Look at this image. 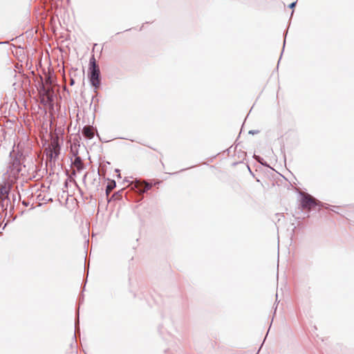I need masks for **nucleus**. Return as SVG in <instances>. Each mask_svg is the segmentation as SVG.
Segmentation results:
<instances>
[{"instance_id": "obj_13", "label": "nucleus", "mask_w": 354, "mask_h": 354, "mask_svg": "<svg viewBox=\"0 0 354 354\" xmlns=\"http://www.w3.org/2000/svg\"><path fill=\"white\" fill-rule=\"evenodd\" d=\"M296 4H297V1H294L292 3H291L288 7L291 9H293L295 6H296Z\"/></svg>"}, {"instance_id": "obj_20", "label": "nucleus", "mask_w": 354, "mask_h": 354, "mask_svg": "<svg viewBox=\"0 0 354 354\" xmlns=\"http://www.w3.org/2000/svg\"><path fill=\"white\" fill-rule=\"evenodd\" d=\"M285 44H286V40H284V41H283V47L285 46Z\"/></svg>"}, {"instance_id": "obj_3", "label": "nucleus", "mask_w": 354, "mask_h": 354, "mask_svg": "<svg viewBox=\"0 0 354 354\" xmlns=\"http://www.w3.org/2000/svg\"><path fill=\"white\" fill-rule=\"evenodd\" d=\"M61 146L57 140L53 141L46 149V165L50 163V167L55 165L60 154Z\"/></svg>"}, {"instance_id": "obj_6", "label": "nucleus", "mask_w": 354, "mask_h": 354, "mask_svg": "<svg viewBox=\"0 0 354 354\" xmlns=\"http://www.w3.org/2000/svg\"><path fill=\"white\" fill-rule=\"evenodd\" d=\"M72 164L76 167L77 171L79 172L85 169V165L82 162V158L77 154L75 155Z\"/></svg>"}, {"instance_id": "obj_15", "label": "nucleus", "mask_w": 354, "mask_h": 354, "mask_svg": "<svg viewBox=\"0 0 354 354\" xmlns=\"http://www.w3.org/2000/svg\"><path fill=\"white\" fill-rule=\"evenodd\" d=\"M22 204H23L25 207H28V205H29V203H28V202H26V201H24L22 202Z\"/></svg>"}, {"instance_id": "obj_21", "label": "nucleus", "mask_w": 354, "mask_h": 354, "mask_svg": "<svg viewBox=\"0 0 354 354\" xmlns=\"http://www.w3.org/2000/svg\"><path fill=\"white\" fill-rule=\"evenodd\" d=\"M115 171H116V172H118V171H119V169H115Z\"/></svg>"}, {"instance_id": "obj_17", "label": "nucleus", "mask_w": 354, "mask_h": 354, "mask_svg": "<svg viewBox=\"0 0 354 354\" xmlns=\"http://www.w3.org/2000/svg\"><path fill=\"white\" fill-rule=\"evenodd\" d=\"M74 83H75L74 80H73V79H71V85L74 84Z\"/></svg>"}, {"instance_id": "obj_2", "label": "nucleus", "mask_w": 354, "mask_h": 354, "mask_svg": "<svg viewBox=\"0 0 354 354\" xmlns=\"http://www.w3.org/2000/svg\"><path fill=\"white\" fill-rule=\"evenodd\" d=\"M130 185L131 190L135 194V200L137 202L142 200L144 194L151 189L153 186L151 183H149L146 181H142L138 179L131 181Z\"/></svg>"}, {"instance_id": "obj_11", "label": "nucleus", "mask_w": 354, "mask_h": 354, "mask_svg": "<svg viewBox=\"0 0 354 354\" xmlns=\"http://www.w3.org/2000/svg\"><path fill=\"white\" fill-rule=\"evenodd\" d=\"M0 193L3 196H8L9 189L6 187H5V186L1 187L0 188Z\"/></svg>"}, {"instance_id": "obj_7", "label": "nucleus", "mask_w": 354, "mask_h": 354, "mask_svg": "<svg viewBox=\"0 0 354 354\" xmlns=\"http://www.w3.org/2000/svg\"><path fill=\"white\" fill-rule=\"evenodd\" d=\"M82 136L88 139L91 140L94 137V131L93 127L91 126H84L82 130Z\"/></svg>"}, {"instance_id": "obj_22", "label": "nucleus", "mask_w": 354, "mask_h": 354, "mask_svg": "<svg viewBox=\"0 0 354 354\" xmlns=\"http://www.w3.org/2000/svg\"><path fill=\"white\" fill-rule=\"evenodd\" d=\"M86 272L87 274L88 273V268H87Z\"/></svg>"}, {"instance_id": "obj_14", "label": "nucleus", "mask_w": 354, "mask_h": 354, "mask_svg": "<svg viewBox=\"0 0 354 354\" xmlns=\"http://www.w3.org/2000/svg\"><path fill=\"white\" fill-rule=\"evenodd\" d=\"M47 95H48V97H47L48 100L50 102H53V95H48V94H47Z\"/></svg>"}, {"instance_id": "obj_18", "label": "nucleus", "mask_w": 354, "mask_h": 354, "mask_svg": "<svg viewBox=\"0 0 354 354\" xmlns=\"http://www.w3.org/2000/svg\"><path fill=\"white\" fill-rule=\"evenodd\" d=\"M86 176H87V174H84V178H83V180H85V178H86Z\"/></svg>"}, {"instance_id": "obj_5", "label": "nucleus", "mask_w": 354, "mask_h": 354, "mask_svg": "<svg viewBox=\"0 0 354 354\" xmlns=\"http://www.w3.org/2000/svg\"><path fill=\"white\" fill-rule=\"evenodd\" d=\"M300 206L303 209L311 211L316 206H323L322 203L308 193H300Z\"/></svg>"}, {"instance_id": "obj_1", "label": "nucleus", "mask_w": 354, "mask_h": 354, "mask_svg": "<svg viewBox=\"0 0 354 354\" xmlns=\"http://www.w3.org/2000/svg\"><path fill=\"white\" fill-rule=\"evenodd\" d=\"M88 78L90 84L94 88V92L97 94V89L101 84V75L99 66L96 62L94 55H92L89 59Z\"/></svg>"}, {"instance_id": "obj_23", "label": "nucleus", "mask_w": 354, "mask_h": 354, "mask_svg": "<svg viewBox=\"0 0 354 354\" xmlns=\"http://www.w3.org/2000/svg\"><path fill=\"white\" fill-rule=\"evenodd\" d=\"M0 44H2V42H0Z\"/></svg>"}, {"instance_id": "obj_12", "label": "nucleus", "mask_w": 354, "mask_h": 354, "mask_svg": "<svg viewBox=\"0 0 354 354\" xmlns=\"http://www.w3.org/2000/svg\"><path fill=\"white\" fill-rule=\"evenodd\" d=\"M259 133V130H250L249 131V133L252 135L257 134Z\"/></svg>"}, {"instance_id": "obj_8", "label": "nucleus", "mask_w": 354, "mask_h": 354, "mask_svg": "<svg viewBox=\"0 0 354 354\" xmlns=\"http://www.w3.org/2000/svg\"><path fill=\"white\" fill-rule=\"evenodd\" d=\"M77 333H80L79 309L77 310V317L75 322V336H76Z\"/></svg>"}, {"instance_id": "obj_16", "label": "nucleus", "mask_w": 354, "mask_h": 354, "mask_svg": "<svg viewBox=\"0 0 354 354\" xmlns=\"http://www.w3.org/2000/svg\"><path fill=\"white\" fill-rule=\"evenodd\" d=\"M42 89H43L44 92V93H46L47 94V93H48V91L45 88V87H44V86H42Z\"/></svg>"}, {"instance_id": "obj_9", "label": "nucleus", "mask_w": 354, "mask_h": 354, "mask_svg": "<svg viewBox=\"0 0 354 354\" xmlns=\"http://www.w3.org/2000/svg\"><path fill=\"white\" fill-rule=\"evenodd\" d=\"M254 158H255V160L259 162L261 165L264 166V167H269L268 164L263 160V158H261V156H256L254 155Z\"/></svg>"}, {"instance_id": "obj_10", "label": "nucleus", "mask_w": 354, "mask_h": 354, "mask_svg": "<svg viewBox=\"0 0 354 354\" xmlns=\"http://www.w3.org/2000/svg\"><path fill=\"white\" fill-rule=\"evenodd\" d=\"M116 186V183L115 180H111L106 185V192L108 191H111L112 189H113Z\"/></svg>"}, {"instance_id": "obj_4", "label": "nucleus", "mask_w": 354, "mask_h": 354, "mask_svg": "<svg viewBox=\"0 0 354 354\" xmlns=\"http://www.w3.org/2000/svg\"><path fill=\"white\" fill-rule=\"evenodd\" d=\"M10 160L8 163V171L15 175L19 174L21 171V160L23 155L21 153H15L14 151L10 153Z\"/></svg>"}, {"instance_id": "obj_19", "label": "nucleus", "mask_w": 354, "mask_h": 354, "mask_svg": "<svg viewBox=\"0 0 354 354\" xmlns=\"http://www.w3.org/2000/svg\"><path fill=\"white\" fill-rule=\"evenodd\" d=\"M80 303H81L83 301V299H81V298L79 299Z\"/></svg>"}]
</instances>
